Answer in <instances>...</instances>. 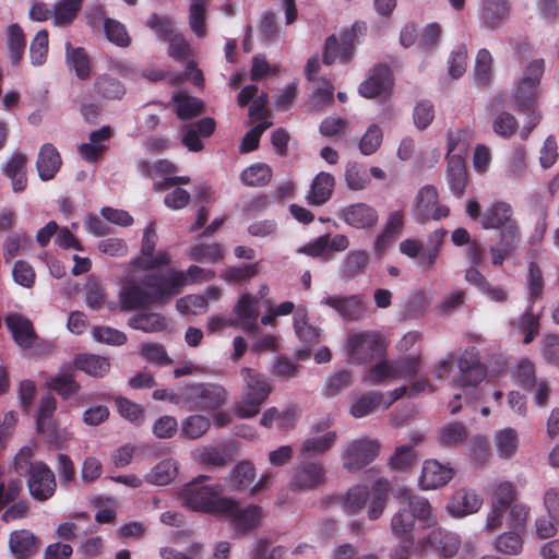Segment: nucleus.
Wrapping results in <instances>:
<instances>
[{"label": "nucleus", "mask_w": 559, "mask_h": 559, "mask_svg": "<svg viewBox=\"0 0 559 559\" xmlns=\"http://www.w3.org/2000/svg\"><path fill=\"white\" fill-rule=\"evenodd\" d=\"M395 498L401 504L391 520V528L395 536L412 535L416 520L428 527L436 524L431 506L426 498L413 495L406 487L399 488Z\"/></svg>", "instance_id": "obj_1"}, {"label": "nucleus", "mask_w": 559, "mask_h": 559, "mask_svg": "<svg viewBox=\"0 0 559 559\" xmlns=\"http://www.w3.org/2000/svg\"><path fill=\"white\" fill-rule=\"evenodd\" d=\"M210 477L199 475L192 481L185 485L180 496L183 504L197 512L219 515L231 507V498L222 497L223 486L221 484H204Z\"/></svg>", "instance_id": "obj_2"}, {"label": "nucleus", "mask_w": 559, "mask_h": 559, "mask_svg": "<svg viewBox=\"0 0 559 559\" xmlns=\"http://www.w3.org/2000/svg\"><path fill=\"white\" fill-rule=\"evenodd\" d=\"M240 374L245 382V389L235 413L239 418H252L260 413L261 405L267 400L273 388L267 379L255 369L245 367Z\"/></svg>", "instance_id": "obj_3"}, {"label": "nucleus", "mask_w": 559, "mask_h": 559, "mask_svg": "<svg viewBox=\"0 0 559 559\" xmlns=\"http://www.w3.org/2000/svg\"><path fill=\"white\" fill-rule=\"evenodd\" d=\"M141 284L147 290L153 304L166 302L181 293L187 285V277L182 271H153L142 278Z\"/></svg>", "instance_id": "obj_4"}, {"label": "nucleus", "mask_w": 559, "mask_h": 559, "mask_svg": "<svg viewBox=\"0 0 559 559\" xmlns=\"http://www.w3.org/2000/svg\"><path fill=\"white\" fill-rule=\"evenodd\" d=\"M544 71L545 61L543 58L534 59L524 68L514 95V107L518 111L530 110L536 105Z\"/></svg>", "instance_id": "obj_5"}, {"label": "nucleus", "mask_w": 559, "mask_h": 559, "mask_svg": "<svg viewBox=\"0 0 559 559\" xmlns=\"http://www.w3.org/2000/svg\"><path fill=\"white\" fill-rule=\"evenodd\" d=\"M455 361L460 372L453 379V386L463 390L476 389L485 380L487 367L480 361L479 350L475 346L466 348Z\"/></svg>", "instance_id": "obj_6"}, {"label": "nucleus", "mask_w": 559, "mask_h": 559, "mask_svg": "<svg viewBox=\"0 0 559 559\" xmlns=\"http://www.w3.org/2000/svg\"><path fill=\"white\" fill-rule=\"evenodd\" d=\"M346 349L349 360L360 365L383 356L385 344L380 334L365 331L349 335L346 341Z\"/></svg>", "instance_id": "obj_7"}, {"label": "nucleus", "mask_w": 559, "mask_h": 559, "mask_svg": "<svg viewBox=\"0 0 559 559\" xmlns=\"http://www.w3.org/2000/svg\"><path fill=\"white\" fill-rule=\"evenodd\" d=\"M365 29V25L359 22H355L349 28L341 32L340 39L336 35H330L325 39L323 63L332 64L336 60L341 62H348L355 50V45L358 41V35Z\"/></svg>", "instance_id": "obj_8"}, {"label": "nucleus", "mask_w": 559, "mask_h": 559, "mask_svg": "<svg viewBox=\"0 0 559 559\" xmlns=\"http://www.w3.org/2000/svg\"><path fill=\"white\" fill-rule=\"evenodd\" d=\"M394 78L389 66L383 63L374 64L368 72L365 81L358 87L360 96L372 99H386L392 94Z\"/></svg>", "instance_id": "obj_9"}, {"label": "nucleus", "mask_w": 559, "mask_h": 559, "mask_svg": "<svg viewBox=\"0 0 559 559\" xmlns=\"http://www.w3.org/2000/svg\"><path fill=\"white\" fill-rule=\"evenodd\" d=\"M185 399L193 407L214 411L226 402V390L214 383H195L185 389Z\"/></svg>", "instance_id": "obj_10"}, {"label": "nucleus", "mask_w": 559, "mask_h": 559, "mask_svg": "<svg viewBox=\"0 0 559 559\" xmlns=\"http://www.w3.org/2000/svg\"><path fill=\"white\" fill-rule=\"evenodd\" d=\"M450 209L439 203L438 190L435 186H424L417 194L414 216L417 223L425 224L428 221H439L449 216Z\"/></svg>", "instance_id": "obj_11"}, {"label": "nucleus", "mask_w": 559, "mask_h": 559, "mask_svg": "<svg viewBox=\"0 0 559 559\" xmlns=\"http://www.w3.org/2000/svg\"><path fill=\"white\" fill-rule=\"evenodd\" d=\"M219 516L228 519L235 531L245 535L261 525L263 511L262 508L257 504L241 508L238 501L231 498V507L228 511L221 512Z\"/></svg>", "instance_id": "obj_12"}, {"label": "nucleus", "mask_w": 559, "mask_h": 559, "mask_svg": "<svg viewBox=\"0 0 559 559\" xmlns=\"http://www.w3.org/2000/svg\"><path fill=\"white\" fill-rule=\"evenodd\" d=\"M378 440L358 439L348 444L343 456V466L347 471H359L370 464L379 454Z\"/></svg>", "instance_id": "obj_13"}, {"label": "nucleus", "mask_w": 559, "mask_h": 559, "mask_svg": "<svg viewBox=\"0 0 559 559\" xmlns=\"http://www.w3.org/2000/svg\"><path fill=\"white\" fill-rule=\"evenodd\" d=\"M156 242L157 234L155 230V223L151 222L143 233L141 247L142 257L134 259L132 262L135 267L153 270L155 267L169 264L170 257L167 252L160 251L157 254H154Z\"/></svg>", "instance_id": "obj_14"}, {"label": "nucleus", "mask_w": 559, "mask_h": 559, "mask_svg": "<svg viewBox=\"0 0 559 559\" xmlns=\"http://www.w3.org/2000/svg\"><path fill=\"white\" fill-rule=\"evenodd\" d=\"M27 487L31 496L37 501H46L56 491V477L53 472L44 462H36L35 469L27 476Z\"/></svg>", "instance_id": "obj_15"}, {"label": "nucleus", "mask_w": 559, "mask_h": 559, "mask_svg": "<svg viewBox=\"0 0 559 559\" xmlns=\"http://www.w3.org/2000/svg\"><path fill=\"white\" fill-rule=\"evenodd\" d=\"M293 474L290 485L295 489H314L325 480V468L320 461L300 459Z\"/></svg>", "instance_id": "obj_16"}, {"label": "nucleus", "mask_w": 559, "mask_h": 559, "mask_svg": "<svg viewBox=\"0 0 559 559\" xmlns=\"http://www.w3.org/2000/svg\"><path fill=\"white\" fill-rule=\"evenodd\" d=\"M521 240L522 235L518 223H511L499 229L498 243L489 249L492 265L501 266L506 259L516 251Z\"/></svg>", "instance_id": "obj_17"}, {"label": "nucleus", "mask_w": 559, "mask_h": 559, "mask_svg": "<svg viewBox=\"0 0 559 559\" xmlns=\"http://www.w3.org/2000/svg\"><path fill=\"white\" fill-rule=\"evenodd\" d=\"M322 304L334 309L344 320L358 321L362 319L367 312L362 295H350L347 297L326 296L322 299Z\"/></svg>", "instance_id": "obj_18"}, {"label": "nucleus", "mask_w": 559, "mask_h": 559, "mask_svg": "<svg viewBox=\"0 0 559 559\" xmlns=\"http://www.w3.org/2000/svg\"><path fill=\"white\" fill-rule=\"evenodd\" d=\"M509 0H481L479 21L483 27L496 31L507 23L510 17Z\"/></svg>", "instance_id": "obj_19"}, {"label": "nucleus", "mask_w": 559, "mask_h": 559, "mask_svg": "<svg viewBox=\"0 0 559 559\" xmlns=\"http://www.w3.org/2000/svg\"><path fill=\"white\" fill-rule=\"evenodd\" d=\"M45 386L57 393L63 401H69L81 390V384L75 379L74 368L63 365L56 374L46 379Z\"/></svg>", "instance_id": "obj_20"}, {"label": "nucleus", "mask_w": 559, "mask_h": 559, "mask_svg": "<svg viewBox=\"0 0 559 559\" xmlns=\"http://www.w3.org/2000/svg\"><path fill=\"white\" fill-rule=\"evenodd\" d=\"M341 219L345 224L356 229H371L379 221L377 210L362 202L353 203L345 206L341 212Z\"/></svg>", "instance_id": "obj_21"}, {"label": "nucleus", "mask_w": 559, "mask_h": 559, "mask_svg": "<svg viewBox=\"0 0 559 559\" xmlns=\"http://www.w3.org/2000/svg\"><path fill=\"white\" fill-rule=\"evenodd\" d=\"M460 538L456 534L440 528L431 531L424 537L421 546L448 559L455 556L460 549Z\"/></svg>", "instance_id": "obj_22"}, {"label": "nucleus", "mask_w": 559, "mask_h": 559, "mask_svg": "<svg viewBox=\"0 0 559 559\" xmlns=\"http://www.w3.org/2000/svg\"><path fill=\"white\" fill-rule=\"evenodd\" d=\"M4 321L14 342L22 349H31L37 344L38 336L29 319L19 313H12Z\"/></svg>", "instance_id": "obj_23"}, {"label": "nucleus", "mask_w": 559, "mask_h": 559, "mask_svg": "<svg viewBox=\"0 0 559 559\" xmlns=\"http://www.w3.org/2000/svg\"><path fill=\"white\" fill-rule=\"evenodd\" d=\"M454 476L450 464H442L437 460H426L423 464L419 485L423 489H436L447 485Z\"/></svg>", "instance_id": "obj_24"}, {"label": "nucleus", "mask_w": 559, "mask_h": 559, "mask_svg": "<svg viewBox=\"0 0 559 559\" xmlns=\"http://www.w3.org/2000/svg\"><path fill=\"white\" fill-rule=\"evenodd\" d=\"M39 546L40 540L28 530L13 531L9 536V548L14 559H32Z\"/></svg>", "instance_id": "obj_25"}, {"label": "nucleus", "mask_w": 559, "mask_h": 559, "mask_svg": "<svg viewBox=\"0 0 559 559\" xmlns=\"http://www.w3.org/2000/svg\"><path fill=\"white\" fill-rule=\"evenodd\" d=\"M121 311L128 312L142 308H148L153 304L147 290L141 285L129 282L124 284L119 293Z\"/></svg>", "instance_id": "obj_26"}, {"label": "nucleus", "mask_w": 559, "mask_h": 559, "mask_svg": "<svg viewBox=\"0 0 559 559\" xmlns=\"http://www.w3.org/2000/svg\"><path fill=\"white\" fill-rule=\"evenodd\" d=\"M512 215L513 210L509 203L496 201L483 213L479 224L484 229H502L511 223H516Z\"/></svg>", "instance_id": "obj_27"}, {"label": "nucleus", "mask_w": 559, "mask_h": 559, "mask_svg": "<svg viewBox=\"0 0 559 559\" xmlns=\"http://www.w3.org/2000/svg\"><path fill=\"white\" fill-rule=\"evenodd\" d=\"M483 504V499L471 489H457L449 504L448 510L453 516H465L477 512Z\"/></svg>", "instance_id": "obj_28"}, {"label": "nucleus", "mask_w": 559, "mask_h": 559, "mask_svg": "<svg viewBox=\"0 0 559 559\" xmlns=\"http://www.w3.org/2000/svg\"><path fill=\"white\" fill-rule=\"evenodd\" d=\"M62 165L61 156L58 150L51 144L46 143L40 146L36 159V169L38 176L43 181H48L55 178Z\"/></svg>", "instance_id": "obj_29"}, {"label": "nucleus", "mask_w": 559, "mask_h": 559, "mask_svg": "<svg viewBox=\"0 0 559 559\" xmlns=\"http://www.w3.org/2000/svg\"><path fill=\"white\" fill-rule=\"evenodd\" d=\"M258 298L250 294H243L234 307V313L240 323L243 331L254 333L258 331V317L257 310Z\"/></svg>", "instance_id": "obj_30"}, {"label": "nucleus", "mask_w": 559, "mask_h": 559, "mask_svg": "<svg viewBox=\"0 0 559 559\" xmlns=\"http://www.w3.org/2000/svg\"><path fill=\"white\" fill-rule=\"evenodd\" d=\"M445 181L452 194L462 198L468 183L466 163L462 158L447 159Z\"/></svg>", "instance_id": "obj_31"}, {"label": "nucleus", "mask_w": 559, "mask_h": 559, "mask_svg": "<svg viewBox=\"0 0 559 559\" xmlns=\"http://www.w3.org/2000/svg\"><path fill=\"white\" fill-rule=\"evenodd\" d=\"M27 157L23 153H14L2 168V173L11 180L12 189L19 193L26 189Z\"/></svg>", "instance_id": "obj_32"}, {"label": "nucleus", "mask_w": 559, "mask_h": 559, "mask_svg": "<svg viewBox=\"0 0 559 559\" xmlns=\"http://www.w3.org/2000/svg\"><path fill=\"white\" fill-rule=\"evenodd\" d=\"M335 179L331 174L325 171L319 173L312 180L307 194L309 204L322 205L328 202L333 193Z\"/></svg>", "instance_id": "obj_33"}, {"label": "nucleus", "mask_w": 559, "mask_h": 559, "mask_svg": "<svg viewBox=\"0 0 559 559\" xmlns=\"http://www.w3.org/2000/svg\"><path fill=\"white\" fill-rule=\"evenodd\" d=\"M5 45L12 66H19L26 48V36L17 23L10 24L4 32Z\"/></svg>", "instance_id": "obj_34"}, {"label": "nucleus", "mask_w": 559, "mask_h": 559, "mask_svg": "<svg viewBox=\"0 0 559 559\" xmlns=\"http://www.w3.org/2000/svg\"><path fill=\"white\" fill-rule=\"evenodd\" d=\"M472 142L473 133L471 130H449L445 159L462 158L465 160Z\"/></svg>", "instance_id": "obj_35"}, {"label": "nucleus", "mask_w": 559, "mask_h": 559, "mask_svg": "<svg viewBox=\"0 0 559 559\" xmlns=\"http://www.w3.org/2000/svg\"><path fill=\"white\" fill-rule=\"evenodd\" d=\"M57 411V400L53 395L47 394L39 401L38 409L35 415L36 430L39 433H52L56 429L53 420Z\"/></svg>", "instance_id": "obj_36"}, {"label": "nucleus", "mask_w": 559, "mask_h": 559, "mask_svg": "<svg viewBox=\"0 0 559 559\" xmlns=\"http://www.w3.org/2000/svg\"><path fill=\"white\" fill-rule=\"evenodd\" d=\"M468 437V430L460 421L443 425L437 432L439 444L447 449H456L461 447Z\"/></svg>", "instance_id": "obj_37"}, {"label": "nucleus", "mask_w": 559, "mask_h": 559, "mask_svg": "<svg viewBox=\"0 0 559 559\" xmlns=\"http://www.w3.org/2000/svg\"><path fill=\"white\" fill-rule=\"evenodd\" d=\"M74 369L81 370L94 378H103L110 369L109 360L94 354H80L75 357Z\"/></svg>", "instance_id": "obj_38"}, {"label": "nucleus", "mask_w": 559, "mask_h": 559, "mask_svg": "<svg viewBox=\"0 0 559 559\" xmlns=\"http://www.w3.org/2000/svg\"><path fill=\"white\" fill-rule=\"evenodd\" d=\"M510 325L524 335V344H530L539 334L540 318L533 312V305L531 304L519 319L510 322Z\"/></svg>", "instance_id": "obj_39"}, {"label": "nucleus", "mask_w": 559, "mask_h": 559, "mask_svg": "<svg viewBox=\"0 0 559 559\" xmlns=\"http://www.w3.org/2000/svg\"><path fill=\"white\" fill-rule=\"evenodd\" d=\"M390 490L391 484L386 478L380 477L374 481L370 492L371 502L368 509V518L370 520H377L382 515L386 507Z\"/></svg>", "instance_id": "obj_40"}, {"label": "nucleus", "mask_w": 559, "mask_h": 559, "mask_svg": "<svg viewBox=\"0 0 559 559\" xmlns=\"http://www.w3.org/2000/svg\"><path fill=\"white\" fill-rule=\"evenodd\" d=\"M370 261V255L365 250H353L348 252L342 264V277L354 280L365 274Z\"/></svg>", "instance_id": "obj_41"}, {"label": "nucleus", "mask_w": 559, "mask_h": 559, "mask_svg": "<svg viewBox=\"0 0 559 559\" xmlns=\"http://www.w3.org/2000/svg\"><path fill=\"white\" fill-rule=\"evenodd\" d=\"M128 324L134 330L156 333L166 329L167 320L164 316L156 312H140L129 318Z\"/></svg>", "instance_id": "obj_42"}, {"label": "nucleus", "mask_w": 559, "mask_h": 559, "mask_svg": "<svg viewBox=\"0 0 559 559\" xmlns=\"http://www.w3.org/2000/svg\"><path fill=\"white\" fill-rule=\"evenodd\" d=\"M259 273L258 263L226 266L219 273V278L229 285H243Z\"/></svg>", "instance_id": "obj_43"}, {"label": "nucleus", "mask_w": 559, "mask_h": 559, "mask_svg": "<svg viewBox=\"0 0 559 559\" xmlns=\"http://www.w3.org/2000/svg\"><path fill=\"white\" fill-rule=\"evenodd\" d=\"M337 439L335 431H329L320 437L308 438L302 442L299 457L309 459L313 455H321L330 450Z\"/></svg>", "instance_id": "obj_44"}, {"label": "nucleus", "mask_w": 559, "mask_h": 559, "mask_svg": "<svg viewBox=\"0 0 559 559\" xmlns=\"http://www.w3.org/2000/svg\"><path fill=\"white\" fill-rule=\"evenodd\" d=\"M255 478V467L250 461L239 462L229 473L228 481L237 492L245 491Z\"/></svg>", "instance_id": "obj_45"}, {"label": "nucleus", "mask_w": 559, "mask_h": 559, "mask_svg": "<svg viewBox=\"0 0 559 559\" xmlns=\"http://www.w3.org/2000/svg\"><path fill=\"white\" fill-rule=\"evenodd\" d=\"M94 90L98 96L109 100H119L126 94L124 85L108 74H100L95 79Z\"/></svg>", "instance_id": "obj_46"}, {"label": "nucleus", "mask_w": 559, "mask_h": 559, "mask_svg": "<svg viewBox=\"0 0 559 559\" xmlns=\"http://www.w3.org/2000/svg\"><path fill=\"white\" fill-rule=\"evenodd\" d=\"M273 177L272 168L265 163H255L240 174V180L248 187H264Z\"/></svg>", "instance_id": "obj_47"}, {"label": "nucleus", "mask_w": 559, "mask_h": 559, "mask_svg": "<svg viewBox=\"0 0 559 559\" xmlns=\"http://www.w3.org/2000/svg\"><path fill=\"white\" fill-rule=\"evenodd\" d=\"M379 407L383 408V393L369 391L359 396L350 406V415L362 418Z\"/></svg>", "instance_id": "obj_48"}, {"label": "nucleus", "mask_w": 559, "mask_h": 559, "mask_svg": "<svg viewBox=\"0 0 559 559\" xmlns=\"http://www.w3.org/2000/svg\"><path fill=\"white\" fill-rule=\"evenodd\" d=\"M67 63L70 69L75 71L76 76L84 81L91 75V60L85 49L82 47L72 48L67 44Z\"/></svg>", "instance_id": "obj_49"}, {"label": "nucleus", "mask_w": 559, "mask_h": 559, "mask_svg": "<svg viewBox=\"0 0 559 559\" xmlns=\"http://www.w3.org/2000/svg\"><path fill=\"white\" fill-rule=\"evenodd\" d=\"M294 330L298 338L308 345H314L319 342L320 330L308 322L305 308H298L294 314Z\"/></svg>", "instance_id": "obj_50"}, {"label": "nucleus", "mask_w": 559, "mask_h": 559, "mask_svg": "<svg viewBox=\"0 0 559 559\" xmlns=\"http://www.w3.org/2000/svg\"><path fill=\"white\" fill-rule=\"evenodd\" d=\"M445 236L447 230L442 228L437 229L429 235V242L418 262V266L424 271L431 270L436 264Z\"/></svg>", "instance_id": "obj_51"}, {"label": "nucleus", "mask_w": 559, "mask_h": 559, "mask_svg": "<svg viewBox=\"0 0 559 559\" xmlns=\"http://www.w3.org/2000/svg\"><path fill=\"white\" fill-rule=\"evenodd\" d=\"M84 0H60L53 5L52 19L56 25L71 24L78 16Z\"/></svg>", "instance_id": "obj_52"}, {"label": "nucleus", "mask_w": 559, "mask_h": 559, "mask_svg": "<svg viewBox=\"0 0 559 559\" xmlns=\"http://www.w3.org/2000/svg\"><path fill=\"white\" fill-rule=\"evenodd\" d=\"M370 497V491L366 486H354L348 489L343 498V508L350 515L358 514L365 507Z\"/></svg>", "instance_id": "obj_53"}, {"label": "nucleus", "mask_w": 559, "mask_h": 559, "mask_svg": "<svg viewBox=\"0 0 559 559\" xmlns=\"http://www.w3.org/2000/svg\"><path fill=\"white\" fill-rule=\"evenodd\" d=\"M225 251L219 243H199L190 249L189 258L195 262L216 263L224 259Z\"/></svg>", "instance_id": "obj_54"}, {"label": "nucleus", "mask_w": 559, "mask_h": 559, "mask_svg": "<svg viewBox=\"0 0 559 559\" xmlns=\"http://www.w3.org/2000/svg\"><path fill=\"white\" fill-rule=\"evenodd\" d=\"M177 476V464L171 459L160 461L146 476V480L153 485H168Z\"/></svg>", "instance_id": "obj_55"}, {"label": "nucleus", "mask_w": 559, "mask_h": 559, "mask_svg": "<svg viewBox=\"0 0 559 559\" xmlns=\"http://www.w3.org/2000/svg\"><path fill=\"white\" fill-rule=\"evenodd\" d=\"M391 361L394 379L411 380L415 378L420 371V356L409 355Z\"/></svg>", "instance_id": "obj_56"}, {"label": "nucleus", "mask_w": 559, "mask_h": 559, "mask_svg": "<svg viewBox=\"0 0 559 559\" xmlns=\"http://www.w3.org/2000/svg\"><path fill=\"white\" fill-rule=\"evenodd\" d=\"M115 402L122 418L136 426L144 423L145 409L142 405L123 396H117Z\"/></svg>", "instance_id": "obj_57"}, {"label": "nucleus", "mask_w": 559, "mask_h": 559, "mask_svg": "<svg viewBox=\"0 0 559 559\" xmlns=\"http://www.w3.org/2000/svg\"><path fill=\"white\" fill-rule=\"evenodd\" d=\"M177 116L182 119H191L200 115L203 110V103L187 94H178L174 97Z\"/></svg>", "instance_id": "obj_58"}, {"label": "nucleus", "mask_w": 559, "mask_h": 559, "mask_svg": "<svg viewBox=\"0 0 559 559\" xmlns=\"http://www.w3.org/2000/svg\"><path fill=\"white\" fill-rule=\"evenodd\" d=\"M345 181L348 189L359 191L370 182L367 168L358 163H348L345 169Z\"/></svg>", "instance_id": "obj_59"}, {"label": "nucleus", "mask_w": 559, "mask_h": 559, "mask_svg": "<svg viewBox=\"0 0 559 559\" xmlns=\"http://www.w3.org/2000/svg\"><path fill=\"white\" fill-rule=\"evenodd\" d=\"M104 33L106 38L119 47H129L131 44V37L128 34L126 26L110 17L104 20Z\"/></svg>", "instance_id": "obj_60"}, {"label": "nucleus", "mask_w": 559, "mask_h": 559, "mask_svg": "<svg viewBox=\"0 0 559 559\" xmlns=\"http://www.w3.org/2000/svg\"><path fill=\"white\" fill-rule=\"evenodd\" d=\"M416 460L417 453L414 445H400L395 448L388 464L391 469L403 472L412 467Z\"/></svg>", "instance_id": "obj_61"}, {"label": "nucleus", "mask_w": 559, "mask_h": 559, "mask_svg": "<svg viewBox=\"0 0 559 559\" xmlns=\"http://www.w3.org/2000/svg\"><path fill=\"white\" fill-rule=\"evenodd\" d=\"M544 277L539 265L536 262L528 264V272L526 277V288L528 292V298L532 305L542 298L544 293Z\"/></svg>", "instance_id": "obj_62"}, {"label": "nucleus", "mask_w": 559, "mask_h": 559, "mask_svg": "<svg viewBox=\"0 0 559 559\" xmlns=\"http://www.w3.org/2000/svg\"><path fill=\"white\" fill-rule=\"evenodd\" d=\"M515 382L526 390H531L536 385L535 366L527 358L518 361L513 369Z\"/></svg>", "instance_id": "obj_63"}, {"label": "nucleus", "mask_w": 559, "mask_h": 559, "mask_svg": "<svg viewBox=\"0 0 559 559\" xmlns=\"http://www.w3.org/2000/svg\"><path fill=\"white\" fill-rule=\"evenodd\" d=\"M495 546L499 552L516 556L522 551L523 539L519 532L509 531L497 537Z\"/></svg>", "instance_id": "obj_64"}]
</instances>
